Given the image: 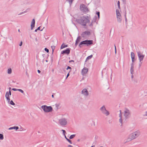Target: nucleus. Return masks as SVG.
<instances>
[{"instance_id":"nucleus-1","label":"nucleus","mask_w":147,"mask_h":147,"mask_svg":"<svg viewBox=\"0 0 147 147\" xmlns=\"http://www.w3.org/2000/svg\"><path fill=\"white\" fill-rule=\"evenodd\" d=\"M90 16H83L77 19L76 21L82 26H85L87 23L90 22Z\"/></svg>"},{"instance_id":"nucleus-2","label":"nucleus","mask_w":147,"mask_h":147,"mask_svg":"<svg viewBox=\"0 0 147 147\" xmlns=\"http://www.w3.org/2000/svg\"><path fill=\"white\" fill-rule=\"evenodd\" d=\"M140 134V132L139 131H137L130 134L129 139L130 140H133L137 138Z\"/></svg>"},{"instance_id":"nucleus-3","label":"nucleus","mask_w":147,"mask_h":147,"mask_svg":"<svg viewBox=\"0 0 147 147\" xmlns=\"http://www.w3.org/2000/svg\"><path fill=\"white\" fill-rule=\"evenodd\" d=\"M80 10L83 13H86L89 11V10L87 7L84 4H80Z\"/></svg>"},{"instance_id":"nucleus-4","label":"nucleus","mask_w":147,"mask_h":147,"mask_svg":"<svg viewBox=\"0 0 147 147\" xmlns=\"http://www.w3.org/2000/svg\"><path fill=\"white\" fill-rule=\"evenodd\" d=\"M59 123L62 127L66 125L67 123V119L65 118H61L59 120Z\"/></svg>"},{"instance_id":"nucleus-5","label":"nucleus","mask_w":147,"mask_h":147,"mask_svg":"<svg viewBox=\"0 0 147 147\" xmlns=\"http://www.w3.org/2000/svg\"><path fill=\"white\" fill-rule=\"evenodd\" d=\"M41 108L45 112L48 113L51 112L53 109L51 106H47V105H42L41 107Z\"/></svg>"},{"instance_id":"nucleus-6","label":"nucleus","mask_w":147,"mask_h":147,"mask_svg":"<svg viewBox=\"0 0 147 147\" xmlns=\"http://www.w3.org/2000/svg\"><path fill=\"white\" fill-rule=\"evenodd\" d=\"M100 110L101 112L106 116H108L109 114V112L106 110L104 105L102 106L100 109Z\"/></svg>"},{"instance_id":"nucleus-7","label":"nucleus","mask_w":147,"mask_h":147,"mask_svg":"<svg viewBox=\"0 0 147 147\" xmlns=\"http://www.w3.org/2000/svg\"><path fill=\"white\" fill-rule=\"evenodd\" d=\"M92 41L90 40H85L81 42L79 44V46L81 47L82 45H86L87 46L92 44Z\"/></svg>"},{"instance_id":"nucleus-8","label":"nucleus","mask_w":147,"mask_h":147,"mask_svg":"<svg viewBox=\"0 0 147 147\" xmlns=\"http://www.w3.org/2000/svg\"><path fill=\"white\" fill-rule=\"evenodd\" d=\"M116 11L117 21L119 23H121L122 20V17L121 13L119 10L118 9L116 10Z\"/></svg>"},{"instance_id":"nucleus-9","label":"nucleus","mask_w":147,"mask_h":147,"mask_svg":"<svg viewBox=\"0 0 147 147\" xmlns=\"http://www.w3.org/2000/svg\"><path fill=\"white\" fill-rule=\"evenodd\" d=\"M138 56L139 58L140 62H141L143 60L144 57V55H143L140 51L137 52Z\"/></svg>"},{"instance_id":"nucleus-10","label":"nucleus","mask_w":147,"mask_h":147,"mask_svg":"<svg viewBox=\"0 0 147 147\" xmlns=\"http://www.w3.org/2000/svg\"><path fill=\"white\" fill-rule=\"evenodd\" d=\"M81 94L83 96L85 97H87L89 95V92L86 89H84L81 91Z\"/></svg>"},{"instance_id":"nucleus-11","label":"nucleus","mask_w":147,"mask_h":147,"mask_svg":"<svg viewBox=\"0 0 147 147\" xmlns=\"http://www.w3.org/2000/svg\"><path fill=\"white\" fill-rule=\"evenodd\" d=\"M124 116L126 118H128L130 115V112L129 110L126 109L124 111Z\"/></svg>"},{"instance_id":"nucleus-12","label":"nucleus","mask_w":147,"mask_h":147,"mask_svg":"<svg viewBox=\"0 0 147 147\" xmlns=\"http://www.w3.org/2000/svg\"><path fill=\"white\" fill-rule=\"evenodd\" d=\"M90 32L86 31L83 32L81 34L82 36L83 37H86L87 36L90 35Z\"/></svg>"},{"instance_id":"nucleus-13","label":"nucleus","mask_w":147,"mask_h":147,"mask_svg":"<svg viewBox=\"0 0 147 147\" xmlns=\"http://www.w3.org/2000/svg\"><path fill=\"white\" fill-rule=\"evenodd\" d=\"M70 50L69 48H67L66 50H64L61 52V54H67L68 55L70 53Z\"/></svg>"},{"instance_id":"nucleus-14","label":"nucleus","mask_w":147,"mask_h":147,"mask_svg":"<svg viewBox=\"0 0 147 147\" xmlns=\"http://www.w3.org/2000/svg\"><path fill=\"white\" fill-rule=\"evenodd\" d=\"M88 72V69L86 67H84L82 70V74L83 75L86 74Z\"/></svg>"},{"instance_id":"nucleus-15","label":"nucleus","mask_w":147,"mask_h":147,"mask_svg":"<svg viewBox=\"0 0 147 147\" xmlns=\"http://www.w3.org/2000/svg\"><path fill=\"white\" fill-rule=\"evenodd\" d=\"M35 24V20L34 19H33L31 22V29L32 30L34 27Z\"/></svg>"},{"instance_id":"nucleus-16","label":"nucleus","mask_w":147,"mask_h":147,"mask_svg":"<svg viewBox=\"0 0 147 147\" xmlns=\"http://www.w3.org/2000/svg\"><path fill=\"white\" fill-rule=\"evenodd\" d=\"M131 58L132 59V63H133L134 62L135 60V54L133 52H131Z\"/></svg>"},{"instance_id":"nucleus-17","label":"nucleus","mask_w":147,"mask_h":147,"mask_svg":"<svg viewBox=\"0 0 147 147\" xmlns=\"http://www.w3.org/2000/svg\"><path fill=\"white\" fill-rule=\"evenodd\" d=\"M9 95L8 94V92H6L5 94V97L7 99V100L8 102H9L10 101V98H9Z\"/></svg>"},{"instance_id":"nucleus-18","label":"nucleus","mask_w":147,"mask_h":147,"mask_svg":"<svg viewBox=\"0 0 147 147\" xmlns=\"http://www.w3.org/2000/svg\"><path fill=\"white\" fill-rule=\"evenodd\" d=\"M81 39V37L80 36H79L77 38L76 42L75 45L76 46H77L78 43L80 42Z\"/></svg>"},{"instance_id":"nucleus-19","label":"nucleus","mask_w":147,"mask_h":147,"mask_svg":"<svg viewBox=\"0 0 147 147\" xmlns=\"http://www.w3.org/2000/svg\"><path fill=\"white\" fill-rule=\"evenodd\" d=\"M120 113L119 114V117H120V119H119V122H120L121 125L122 124V115L121 114V110H120Z\"/></svg>"},{"instance_id":"nucleus-20","label":"nucleus","mask_w":147,"mask_h":147,"mask_svg":"<svg viewBox=\"0 0 147 147\" xmlns=\"http://www.w3.org/2000/svg\"><path fill=\"white\" fill-rule=\"evenodd\" d=\"M134 63H132L131 65V67L130 69L131 73V74H133L134 72Z\"/></svg>"},{"instance_id":"nucleus-21","label":"nucleus","mask_w":147,"mask_h":147,"mask_svg":"<svg viewBox=\"0 0 147 147\" xmlns=\"http://www.w3.org/2000/svg\"><path fill=\"white\" fill-rule=\"evenodd\" d=\"M19 129V127L18 126H14L13 127H9L8 128V129L9 130H11V129H16V130H17Z\"/></svg>"},{"instance_id":"nucleus-22","label":"nucleus","mask_w":147,"mask_h":147,"mask_svg":"<svg viewBox=\"0 0 147 147\" xmlns=\"http://www.w3.org/2000/svg\"><path fill=\"white\" fill-rule=\"evenodd\" d=\"M67 47V45H65L64 44H63L62 45L61 47V49H63L64 48Z\"/></svg>"},{"instance_id":"nucleus-23","label":"nucleus","mask_w":147,"mask_h":147,"mask_svg":"<svg viewBox=\"0 0 147 147\" xmlns=\"http://www.w3.org/2000/svg\"><path fill=\"white\" fill-rule=\"evenodd\" d=\"M8 39L9 40L10 42H11L12 43L13 42V38L11 36H9L8 37Z\"/></svg>"},{"instance_id":"nucleus-24","label":"nucleus","mask_w":147,"mask_h":147,"mask_svg":"<svg viewBox=\"0 0 147 147\" xmlns=\"http://www.w3.org/2000/svg\"><path fill=\"white\" fill-rule=\"evenodd\" d=\"M29 10V9H26V10L25 11H23V12H21V13H20L18 14V16H20V15H22V14H24V13H26V12H27V10Z\"/></svg>"},{"instance_id":"nucleus-25","label":"nucleus","mask_w":147,"mask_h":147,"mask_svg":"<svg viewBox=\"0 0 147 147\" xmlns=\"http://www.w3.org/2000/svg\"><path fill=\"white\" fill-rule=\"evenodd\" d=\"M12 72L11 69V68H9L7 70V73L8 74H10Z\"/></svg>"},{"instance_id":"nucleus-26","label":"nucleus","mask_w":147,"mask_h":147,"mask_svg":"<svg viewBox=\"0 0 147 147\" xmlns=\"http://www.w3.org/2000/svg\"><path fill=\"white\" fill-rule=\"evenodd\" d=\"M93 55H90L86 59V61L88 60L89 59H90L92 57Z\"/></svg>"},{"instance_id":"nucleus-27","label":"nucleus","mask_w":147,"mask_h":147,"mask_svg":"<svg viewBox=\"0 0 147 147\" xmlns=\"http://www.w3.org/2000/svg\"><path fill=\"white\" fill-rule=\"evenodd\" d=\"M60 105V104H55V106L57 108V110L59 109V107Z\"/></svg>"},{"instance_id":"nucleus-28","label":"nucleus","mask_w":147,"mask_h":147,"mask_svg":"<svg viewBox=\"0 0 147 147\" xmlns=\"http://www.w3.org/2000/svg\"><path fill=\"white\" fill-rule=\"evenodd\" d=\"M65 138L69 142V143L71 144H72V142H71V141L69 139H68L66 137V136H65Z\"/></svg>"},{"instance_id":"nucleus-29","label":"nucleus","mask_w":147,"mask_h":147,"mask_svg":"<svg viewBox=\"0 0 147 147\" xmlns=\"http://www.w3.org/2000/svg\"><path fill=\"white\" fill-rule=\"evenodd\" d=\"M55 46H51V48L52 50V53H53L54 50L55 49Z\"/></svg>"},{"instance_id":"nucleus-30","label":"nucleus","mask_w":147,"mask_h":147,"mask_svg":"<svg viewBox=\"0 0 147 147\" xmlns=\"http://www.w3.org/2000/svg\"><path fill=\"white\" fill-rule=\"evenodd\" d=\"M75 136V135L73 134V135H71L70 136L69 138L70 139H72L73 138H74Z\"/></svg>"},{"instance_id":"nucleus-31","label":"nucleus","mask_w":147,"mask_h":147,"mask_svg":"<svg viewBox=\"0 0 147 147\" xmlns=\"http://www.w3.org/2000/svg\"><path fill=\"white\" fill-rule=\"evenodd\" d=\"M18 91L19 92H21L22 93L24 94V91L22 90V89H18Z\"/></svg>"},{"instance_id":"nucleus-32","label":"nucleus","mask_w":147,"mask_h":147,"mask_svg":"<svg viewBox=\"0 0 147 147\" xmlns=\"http://www.w3.org/2000/svg\"><path fill=\"white\" fill-rule=\"evenodd\" d=\"M3 136L2 134H0V139L3 140Z\"/></svg>"},{"instance_id":"nucleus-33","label":"nucleus","mask_w":147,"mask_h":147,"mask_svg":"<svg viewBox=\"0 0 147 147\" xmlns=\"http://www.w3.org/2000/svg\"><path fill=\"white\" fill-rule=\"evenodd\" d=\"M9 104L13 105H14L15 104L13 102L12 100H11L10 101Z\"/></svg>"},{"instance_id":"nucleus-34","label":"nucleus","mask_w":147,"mask_h":147,"mask_svg":"<svg viewBox=\"0 0 147 147\" xmlns=\"http://www.w3.org/2000/svg\"><path fill=\"white\" fill-rule=\"evenodd\" d=\"M68 1L70 5L71 4L73 1V0H67Z\"/></svg>"},{"instance_id":"nucleus-35","label":"nucleus","mask_w":147,"mask_h":147,"mask_svg":"<svg viewBox=\"0 0 147 147\" xmlns=\"http://www.w3.org/2000/svg\"><path fill=\"white\" fill-rule=\"evenodd\" d=\"M61 131H63V135H64V136H65V134L66 133L65 131V130H63V129H62L61 130Z\"/></svg>"},{"instance_id":"nucleus-36","label":"nucleus","mask_w":147,"mask_h":147,"mask_svg":"<svg viewBox=\"0 0 147 147\" xmlns=\"http://www.w3.org/2000/svg\"><path fill=\"white\" fill-rule=\"evenodd\" d=\"M117 5L118 6V8L119 9H120V2L119 1H118L117 2Z\"/></svg>"},{"instance_id":"nucleus-37","label":"nucleus","mask_w":147,"mask_h":147,"mask_svg":"<svg viewBox=\"0 0 147 147\" xmlns=\"http://www.w3.org/2000/svg\"><path fill=\"white\" fill-rule=\"evenodd\" d=\"M126 13H125V15L124 16H125V21L126 22H127V18H126Z\"/></svg>"},{"instance_id":"nucleus-38","label":"nucleus","mask_w":147,"mask_h":147,"mask_svg":"<svg viewBox=\"0 0 147 147\" xmlns=\"http://www.w3.org/2000/svg\"><path fill=\"white\" fill-rule=\"evenodd\" d=\"M96 14L98 16V18H100V12H97L96 13Z\"/></svg>"},{"instance_id":"nucleus-39","label":"nucleus","mask_w":147,"mask_h":147,"mask_svg":"<svg viewBox=\"0 0 147 147\" xmlns=\"http://www.w3.org/2000/svg\"><path fill=\"white\" fill-rule=\"evenodd\" d=\"M45 50L46 51L47 53H48L49 52V50L47 48H45Z\"/></svg>"},{"instance_id":"nucleus-40","label":"nucleus","mask_w":147,"mask_h":147,"mask_svg":"<svg viewBox=\"0 0 147 147\" xmlns=\"http://www.w3.org/2000/svg\"><path fill=\"white\" fill-rule=\"evenodd\" d=\"M12 90L14 91H18V89H16L15 88H13L12 89Z\"/></svg>"},{"instance_id":"nucleus-41","label":"nucleus","mask_w":147,"mask_h":147,"mask_svg":"<svg viewBox=\"0 0 147 147\" xmlns=\"http://www.w3.org/2000/svg\"><path fill=\"white\" fill-rule=\"evenodd\" d=\"M68 73V74H67V77H66V79H67V77L69 76V72Z\"/></svg>"},{"instance_id":"nucleus-42","label":"nucleus","mask_w":147,"mask_h":147,"mask_svg":"<svg viewBox=\"0 0 147 147\" xmlns=\"http://www.w3.org/2000/svg\"><path fill=\"white\" fill-rule=\"evenodd\" d=\"M8 94L9 95H11V92L10 90H9V92H8Z\"/></svg>"},{"instance_id":"nucleus-43","label":"nucleus","mask_w":147,"mask_h":147,"mask_svg":"<svg viewBox=\"0 0 147 147\" xmlns=\"http://www.w3.org/2000/svg\"><path fill=\"white\" fill-rule=\"evenodd\" d=\"M22 45V41L20 42V44H19V46H21Z\"/></svg>"},{"instance_id":"nucleus-44","label":"nucleus","mask_w":147,"mask_h":147,"mask_svg":"<svg viewBox=\"0 0 147 147\" xmlns=\"http://www.w3.org/2000/svg\"><path fill=\"white\" fill-rule=\"evenodd\" d=\"M68 69H71V68L69 67V66H68L67 67V68L66 69L67 70Z\"/></svg>"},{"instance_id":"nucleus-45","label":"nucleus","mask_w":147,"mask_h":147,"mask_svg":"<svg viewBox=\"0 0 147 147\" xmlns=\"http://www.w3.org/2000/svg\"><path fill=\"white\" fill-rule=\"evenodd\" d=\"M71 62H74V61L73 60H70V61H69V63H71Z\"/></svg>"},{"instance_id":"nucleus-46","label":"nucleus","mask_w":147,"mask_h":147,"mask_svg":"<svg viewBox=\"0 0 147 147\" xmlns=\"http://www.w3.org/2000/svg\"><path fill=\"white\" fill-rule=\"evenodd\" d=\"M115 53H116V46H115Z\"/></svg>"},{"instance_id":"nucleus-47","label":"nucleus","mask_w":147,"mask_h":147,"mask_svg":"<svg viewBox=\"0 0 147 147\" xmlns=\"http://www.w3.org/2000/svg\"><path fill=\"white\" fill-rule=\"evenodd\" d=\"M89 26H92V23H91L89 25Z\"/></svg>"},{"instance_id":"nucleus-48","label":"nucleus","mask_w":147,"mask_h":147,"mask_svg":"<svg viewBox=\"0 0 147 147\" xmlns=\"http://www.w3.org/2000/svg\"><path fill=\"white\" fill-rule=\"evenodd\" d=\"M40 27H38V28L37 29V30H40Z\"/></svg>"},{"instance_id":"nucleus-49","label":"nucleus","mask_w":147,"mask_h":147,"mask_svg":"<svg viewBox=\"0 0 147 147\" xmlns=\"http://www.w3.org/2000/svg\"><path fill=\"white\" fill-rule=\"evenodd\" d=\"M68 147H73L71 145H69L68 146Z\"/></svg>"},{"instance_id":"nucleus-50","label":"nucleus","mask_w":147,"mask_h":147,"mask_svg":"<svg viewBox=\"0 0 147 147\" xmlns=\"http://www.w3.org/2000/svg\"><path fill=\"white\" fill-rule=\"evenodd\" d=\"M38 73H39L40 72V71L39 70H38Z\"/></svg>"},{"instance_id":"nucleus-51","label":"nucleus","mask_w":147,"mask_h":147,"mask_svg":"<svg viewBox=\"0 0 147 147\" xmlns=\"http://www.w3.org/2000/svg\"><path fill=\"white\" fill-rule=\"evenodd\" d=\"M134 76L133 74L131 75V77L132 78H133Z\"/></svg>"},{"instance_id":"nucleus-52","label":"nucleus","mask_w":147,"mask_h":147,"mask_svg":"<svg viewBox=\"0 0 147 147\" xmlns=\"http://www.w3.org/2000/svg\"><path fill=\"white\" fill-rule=\"evenodd\" d=\"M44 28H45L44 27H43V28H42V29L40 30V31H42L43 30V29H44Z\"/></svg>"},{"instance_id":"nucleus-53","label":"nucleus","mask_w":147,"mask_h":147,"mask_svg":"<svg viewBox=\"0 0 147 147\" xmlns=\"http://www.w3.org/2000/svg\"><path fill=\"white\" fill-rule=\"evenodd\" d=\"M141 62V64H140L139 65V66H140V67L141 66V64L142 63V62Z\"/></svg>"},{"instance_id":"nucleus-54","label":"nucleus","mask_w":147,"mask_h":147,"mask_svg":"<svg viewBox=\"0 0 147 147\" xmlns=\"http://www.w3.org/2000/svg\"><path fill=\"white\" fill-rule=\"evenodd\" d=\"M9 90H10L11 89V87H9Z\"/></svg>"},{"instance_id":"nucleus-55","label":"nucleus","mask_w":147,"mask_h":147,"mask_svg":"<svg viewBox=\"0 0 147 147\" xmlns=\"http://www.w3.org/2000/svg\"><path fill=\"white\" fill-rule=\"evenodd\" d=\"M52 98H54V95H53L52 94Z\"/></svg>"},{"instance_id":"nucleus-56","label":"nucleus","mask_w":147,"mask_h":147,"mask_svg":"<svg viewBox=\"0 0 147 147\" xmlns=\"http://www.w3.org/2000/svg\"><path fill=\"white\" fill-rule=\"evenodd\" d=\"M37 30H37V29H36V30H35V32H36L37 31Z\"/></svg>"},{"instance_id":"nucleus-57","label":"nucleus","mask_w":147,"mask_h":147,"mask_svg":"<svg viewBox=\"0 0 147 147\" xmlns=\"http://www.w3.org/2000/svg\"><path fill=\"white\" fill-rule=\"evenodd\" d=\"M123 1L125 2V0H122Z\"/></svg>"},{"instance_id":"nucleus-58","label":"nucleus","mask_w":147,"mask_h":147,"mask_svg":"<svg viewBox=\"0 0 147 147\" xmlns=\"http://www.w3.org/2000/svg\"><path fill=\"white\" fill-rule=\"evenodd\" d=\"M145 115L147 116V112L146 113V114H145Z\"/></svg>"},{"instance_id":"nucleus-59","label":"nucleus","mask_w":147,"mask_h":147,"mask_svg":"<svg viewBox=\"0 0 147 147\" xmlns=\"http://www.w3.org/2000/svg\"><path fill=\"white\" fill-rule=\"evenodd\" d=\"M35 40H36V41H37V38H35Z\"/></svg>"},{"instance_id":"nucleus-60","label":"nucleus","mask_w":147,"mask_h":147,"mask_svg":"<svg viewBox=\"0 0 147 147\" xmlns=\"http://www.w3.org/2000/svg\"><path fill=\"white\" fill-rule=\"evenodd\" d=\"M91 147H94V146H92Z\"/></svg>"},{"instance_id":"nucleus-61","label":"nucleus","mask_w":147,"mask_h":147,"mask_svg":"<svg viewBox=\"0 0 147 147\" xmlns=\"http://www.w3.org/2000/svg\"><path fill=\"white\" fill-rule=\"evenodd\" d=\"M46 61L47 62H48V61L47 60H46Z\"/></svg>"},{"instance_id":"nucleus-62","label":"nucleus","mask_w":147,"mask_h":147,"mask_svg":"<svg viewBox=\"0 0 147 147\" xmlns=\"http://www.w3.org/2000/svg\"><path fill=\"white\" fill-rule=\"evenodd\" d=\"M18 32H20V30H19H19H18Z\"/></svg>"},{"instance_id":"nucleus-63","label":"nucleus","mask_w":147,"mask_h":147,"mask_svg":"<svg viewBox=\"0 0 147 147\" xmlns=\"http://www.w3.org/2000/svg\"><path fill=\"white\" fill-rule=\"evenodd\" d=\"M52 71H54V69H53Z\"/></svg>"}]
</instances>
